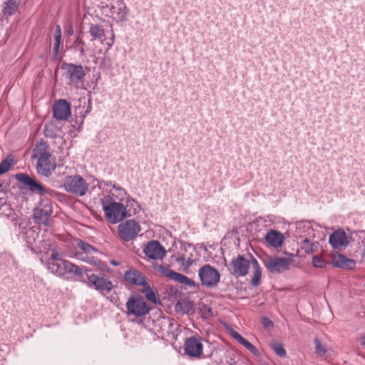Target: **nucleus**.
Here are the masks:
<instances>
[{
	"instance_id": "1",
	"label": "nucleus",
	"mask_w": 365,
	"mask_h": 365,
	"mask_svg": "<svg viewBox=\"0 0 365 365\" xmlns=\"http://www.w3.org/2000/svg\"><path fill=\"white\" fill-rule=\"evenodd\" d=\"M46 266L51 273L57 276H63L66 273H73L80 278L84 276V267L76 266L61 258L56 247L51 248V255Z\"/></svg>"
},
{
	"instance_id": "2",
	"label": "nucleus",
	"mask_w": 365,
	"mask_h": 365,
	"mask_svg": "<svg viewBox=\"0 0 365 365\" xmlns=\"http://www.w3.org/2000/svg\"><path fill=\"white\" fill-rule=\"evenodd\" d=\"M33 158H37L36 170L38 174L49 177L56 169L55 158L52 157L44 142L39 143L33 150Z\"/></svg>"
},
{
	"instance_id": "3",
	"label": "nucleus",
	"mask_w": 365,
	"mask_h": 365,
	"mask_svg": "<svg viewBox=\"0 0 365 365\" xmlns=\"http://www.w3.org/2000/svg\"><path fill=\"white\" fill-rule=\"evenodd\" d=\"M84 274L87 277V285L93 287L102 294L109 293L113 288L112 282L103 273L91 274V270L84 267Z\"/></svg>"
},
{
	"instance_id": "4",
	"label": "nucleus",
	"mask_w": 365,
	"mask_h": 365,
	"mask_svg": "<svg viewBox=\"0 0 365 365\" xmlns=\"http://www.w3.org/2000/svg\"><path fill=\"white\" fill-rule=\"evenodd\" d=\"M127 315L141 317L149 313L150 307L139 294H132L126 304Z\"/></svg>"
},
{
	"instance_id": "5",
	"label": "nucleus",
	"mask_w": 365,
	"mask_h": 365,
	"mask_svg": "<svg viewBox=\"0 0 365 365\" xmlns=\"http://www.w3.org/2000/svg\"><path fill=\"white\" fill-rule=\"evenodd\" d=\"M76 245L81 250L76 253L77 259L97 266H100L102 264V262L93 255V254L100 253L96 248L81 240L77 241Z\"/></svg>"
},
{
	"instance_id": "6",
	"label": "nucleus",
	"mask_w": 365,
	"mask_h": 365,
	"mask_svg": "<svg viewBox=\"0 0 365 365\" xmlns=\"http://www.w3.org/2000/svg\"><path fill=\"white\" fill-rule=\"evenodd\" d=\"M63 187L67 192L79 196L85 195L88 190V184L86 180L78 175L66 176Z\"/></svg>"
},
{
	"instance_id": "7",
	"label": "nucleus",
	"mask_w": 365,
	"mask_h": 365,
	"mask_svg": "<svg viewBox=\"0 0 365 365\" xmlns=\"http://www.w3.org/2000/svg\"><path fill=\"white\" fill-rule=\"evenodd\" d=\"M184 353L191 359L203 356L202 338L197 334L187 338L184 342Z\"/></svg>"
},
{
	"instance_id": "8",
	"label": "nucleus",
	"mask_w": 365,
	"mask_h": 365,
	"mask_svg": "<svg viewBox=\"0 0 365 365\" xmlns=\"http://www.w3.org/2000/svg\"><path fill=\"white\" fill-rule=\"evenodd\" d=\"M201 284L206 287H215L220 279L219 271L210 264H205L198 271Z\"/></svg>"
},
{
	"instance_id": "9",
	"label": "nucleus",
	"mask_w": 365,
	"mask_h": 365,
	"mask_svg": "<svg viewBox=\"0 0 365 365\" xmlns=\"http://www.w3.org/2000/svg\"><path fill=\"white\" fill-rule=\"evenodd\" d=\"M106 217L113 224H115L128 216L126 207L120 202H111L108 205H104Z\"/></svg>"
},
{
	"instance_id": "10",
	"label": "nucleus",
	"mask_w": 365,
	"mask_h": 365,
	"mask_svg": "<svg viewBox=\"0 0 365 365\" xmlns=\"http://www.w3.org/2000/svg\"><path fill=\"white\" fill-rule=\"evenodd\" d=\"M251 264L252 260H249L244 255H238L230 262V272L237 277H245L248 274Z\"/></svg>"
},
{
	"instance_id": "11",
	"label": "nucleus",
	"mask_w": 365,
	"mask_h": 365,
	"mask_svg": "<svg viewBox=\"0 0 365 365\" xmlns=\"http://www.w3.org/2000/svg\"><path fill=\"white\" fill-rule=\"evenodd\" d=\"M291 259L281 257H269L264 265L272 273H282L289 269Z\"/></svg>"
},
{
	"instance_id": "12",
	"label": "nucleus",
	"mask_w": 365,
	"mask_h": 365,
	"mask_svg": "<svg viewBox=\"0 0 365 365\" xmlns=\"http://www.w3.org/2000/svg\"><path fill=\"white\" fill-rule=\"evenodd\" d=\"M153 326L155 331L159 333L174 335L178 329V324L170 317L160 316L154 321Z\"/></svg>"
},
{
	"instance_id": "13",
	"label": "nucleus",
	"mask_w": 365,
	"mask_h": 365,
	"mask_svg": "<svg viewBox=\"0 0 365 365\" xmlns=\"http://www.w3.org/2000/svg\"><path fill=\"white\" fill-rule=\"evenodd\" d=\"M16 179L24 185L29 186V190L33 192H36L40 195H44L48 193V191L42 185L31 178L26 174H16Z\"/></svg>"
},
{
	"instance_id": "14",
	"label": "nucleus",
	"mask_w": 365,
	"mask_h": 365,
	"mask_svg": "<svg viewBox=\"0 0 365 365\" xmlns=\"http://www.w3.org/2000/svg\"><path fill=\"white\" fill-rule=\"evenodd\" d=\"M145 255L153 259H161L165 255V250L158 241L152 240L143 249Z\"/></svg>"
},
{
	"instance_id": "15",
	"label": "nucleus",
	"mask_w": 365,
	"mask_h": 365,
	"mask_svg": "<svg viewBox=\"0 0 365 365\" xmlns=\"http://www.w3.org/2000/svg\"><path fill=\"white\" fill-rule=\"evenodd\" d=\"M158 269L163 275H165V277L172 280H174L190 287H195V282L192 279H190L189 277L182 274L178 273L172 269H170L168 267L160 266Z\"/></svg>"
},
{
	"instance_id": "16",
	"label": "nucleus",
	"mask_w": 365,
	"mask_h": 365,
	"mask_svg": "<svg viewBox=\"0 0 365 365\" xmlns=\"http://www.w3.org/2000/svg\"><path fill=\"white\" fill-rule=\"evenodd\" d=\"M53 116L58 120H67L71 115V105L66 100L57 101L53 106Z\"/></svg>"
},
{
	"instance_id": "17",
	"label": "nucleus",
	"mask_w": 365,
	"mask_h": 365,
	"mask_svg": "<svg viewBox=\"0 0 365 365\" xmlns=\"http://www.w3.org/2000/svg\"><path fill=\"white\" fill-rule=\"evenodd\" d=\"M124 278L126 282L136 286H146L148 288V283L146 278L138 270L130 269L125 272Z\"/></svg>"
},
{
	"instance_id": "18",
	"label": "nucleus",
	"mask_w": 365,
	"mask_h": 365,
	"mask_svg": "<svg viewBox=\"0 0 365 365\" xmlns=\"http://www.w3.org/2000/svg\"><path fill=\"white\" fill-rule=\"evenodd\" d=\"M329 243L334 249L346 247L349 240L344 230H335L329 237Z\"/></svg>"
},
{
	"instance_id": "19",
	"label": "nucleus",
	"mask_w": 365,
	"mask_h": 365,
	"mask_svg": "<svg viewBox=\"0 0 365 365\" xmlns=\"http://www.w3.org/2000/svg\"><path fill=\"white\" fill-rule=\"evenodd\" d=\"M85 73L81 66L68 64L66 66V78L71 83H78L84 77Z\"/></svg>"
},
{
	"instance_id": "20",
	"label": "nucleus",
	"mask_w": 365,
	"mask_h": 365,
	"mask_svg": "<svg viewBox=\"0 0 365 365\" xmlns=\"http://www.w3.org/2000/svg\"><path fill=\"white\" fill-rule=\"evenodd\" d=\"M230 336L235 339L239 344L242 345L249 351H250L254 356H259L260 353L255 346L248 341L245 338L240 335L237 331L232 330L230 332Z\"/></svg>"
},
{
	"instance_id": "21",
	"label": "nucleus",
	"mask_w": 365,
	"mask_h": 365,
	"mask_svg": "<svg viewBox=\"0 0 365 365\" xmlns=\"http://www.w3.org/2000/svg\"><path fill=\"white\" fill-rule=\"evenodd\" d=\"M265 240L271 246L277 248L282 246L284 237L281 232L276 230H269L265 235Z\"/></svg>"
},
{
	"instance_id": "22",
	"label": "nucleus",
	"mask_w": 365,
	"mask_h": 365,
	"mask_svg": "<svg viewBox=\"0 0 365 365\" xmlns=\"http://www.w3.org/2000/svg\"><path fill=\"white\" fill-rule=\"evenodd\" d=\"M333 266L344 269H353L355 268V261L347 258L343 255H338L332 261Z\"/></svg>"
},
{
	"instance_id": "23",
	"label": "nucleus",
	"mask_w": 365,
	"mask_h": 365,
	"mask_svg": "<svg viewBox=\"0 0 365 365\" xmlns=\"http://www.w3.org/2000/svg\"><path fill=\"white\" fill-rule=\"evenodd\" d=\"M250 258L252 259V265L254 269L253 277L251 279V284L253 287H257L261 283L262 269L259 262L253 256L250 255Z\"/></svg>"
},
{
	"instance_id": "24",
	"label": "nucleus",
	"mask_w": 365,
	"mask_h": 365,
	"mask_svg": "<svg viewBox=\"0 0 365 365\" xmlns=\"http://www.w3.org/2000/svg\"><path fill=\"white\" fill-rule=\"evenodd\" d=\"M141 230H118V236L125 242L134 239Z\"/></svg>"
},
{
	"instance_id": "25",
	"label": "nucleus",
	"mask_w": 365,
	"mask_h": 365,
	"mask_svg": "<svg viewBox=\"0 0 365 365\" xmlns=\"http://www.w3.org/2000/svg\"><path fill=\"white\" fill-rule=\"evenodd\" d=\"M19 5V0H7L5 2V6L3 10L4 14L12 15L17 10Z\"/></svg>"
},
{
	"instance_id": "26",
	"label": "nucleus",
	"mask_w": 365,
	"mask_h": 365,
	"mask_svg": "<svg viewBox=\"0 0 365 365\" xmlns=\"http://www.w3.org/2000/svg\"><path fill=\"white\" fill-rule=\"evenodd\" d=\"M24 237L28 247H31L38 239V232H37L36 230H26L24 232Z\"/></svg>"
},
{
	"instance_id": "27",
	"label": "nucleus",
	"mask_w": 365,
	"mask_h": 365,
	"mask_svg": "<svg viewBox=\"0 0 365 365\" xmlns=\"http://www.w3.org/2000/svg\"><path fill=\"white\" fill-rule=\"evenodd\" d=\"M89 32L93 38H102L105 36L104 29L97 24H92L90 26Z\"/></svg>"
},
{
	"instance_id": "28",
	"label": "nucleus",
	"mask_w": 365,
	"mask_h": 365,
	"mask_svg": "<svg viewBox=\"0 0 365 365\" xmlns=\"http://www.w3.org/2000/svg\"><path fill=\"white\" fill-rule=\"evenodd\" d=\"M273 224L274 222L270 219L259 217L252 221V222H250V225L251 227L265 228L267 227H270Z\"/></svg>"
},
{
	"instance_id": "29",
	"label": "nucleus",
	"mask_w": 365,
	"mask_h": 365,
	"mask_svg": "<svg viewBox=\"0 0 365 365\" xmlns=\"http://www.w3.org/2000/svg\"><path fill=\"white\" fill-rule=\"evenodd\" d=\"M141 292L145 294L147 299L150 302H152L154 304L160 303V300L158 299L156 293L150 289L149 284L148 288H147L146 286H144Z\"/></svg>"
},
{
	"instance_id": "30",
	"label": "nucleus",
	"mask_w": 365,
	"mask_h": 365,
	"mask_svg": "<svg viewBox=\"0 0 365 365\" xmlns=\"http://www.w3.org/2000/svg\"><path fill=\"white\" fill-rule=\"evenodd\" d=\"M54 46H53V52L55 55H57L59 50V46L61 42V29L59 25L56 26L55 33H54Z\"/></svg>"
},
{
	"instance_id": "31",
	"label": "nucleus",
	"mask_w": 365,
	"mask_h": 365,
	"mask_svg": "<svg viewBox=\"0 0 365 365\" xmlns=\"http://www.w3.org/2000/svg\"><path fill=\"white\" fill-rule=\"evenodd\" d=\"M315 354L319 357H324L327 352L326 347L322 344L318 337L314 339Z\"/></svg>"
},
{
	"instance_id": "32",
	"label": "nucleus",
	"mask_w": 365,
	"mask_h": 365,
	"mask_svg": "<svg viewBox=\"0 0 365 365\" xmlns=\"http://www.w3.org/2000/svg\"><path fill=\"white\" fill-rule=\"evenodd\" d=\"M271 347L279 357L284 358L287 355L286 350L283 347V345L277 341H273L271 344Z\"/></svg>"
},
{
	"instance_id": "33",
	"label": "nucleus",
	"mask_w": 365,
	"mask_h": 365,
	"mask_svg": "<svg viewBox=\"0 0 365 365\" xmlns=\"http://www.w3.org/2000/svg\"><path fill=\"white\" fill-rule=\"evenodd\" d=\"M13 164V160L10 157L1 161L0 163V175L6 173Z\"/></svg>"
},
{
	"instance_id": "34",
	"label": "nucleus",
	"mask_w": 365,
	"mask_h": 365,
	"mask_svg": "<svg viewBox=\"0 0 365 365\" xmlns=\"http://www.w3.org/2000/svg\"><path fill=\"white\" fill-rule=\"evenodd\" d=\"M327 263V262L319 256H314L312 257V265L317 268H325Z\"/></svg>"
},
{
	"instance_id": "35",
	"label": "nucleus",
	"mask_w": 365,
	"mask_h": 365,
	"mask_svg": "<svg viewBox=\"0 0 365 365\" xmlns=\"http://www.w3.org/2000/svg\"><path fill=\"white\" fill-rule=\"evenodd\" d=\"M118 228H139V226L134 220H129L125 224L119 225Z\"/></svg>"
},
{
	"instance_id": "36",
	"label": "nucleus",
	"mask_w": 365,
	"mask_h": 365,
	"mask_svg": "<svg viewBox=\"0 0 365 365\" xmlns=\"http://www.w3.org/2000/svg\"><path fill=\"white\" fill-rule=\"evenodd\" d=\"M262 324L264 329H269L274 326L273 322L267 317L262 318Z\"/></svg>"
},
{
	"instance_id": "37",
	"label": "nucleus",
	"mask_w": 365,
	"mask_h": 365,
	"mask_svg": "<svg viewBox=\"0 0 365 365\" xmlns=\"http://www.w3.org/2000/svg\"><path fill=\"white\" fill-rule=\"evenodd\" d=\"M185 261V257L184 255H182L178 257V262H181L182 264H184Z\"/></svg>"
},
{
	"instance_id": "38",
	"label": "nucleus",
	"mask_w": 365,
	"mask_h": 365,
	"mask_svg": "<svg viewBox=\"0 0 365 365\" xmlns=\"http://www.w3.org/2000/svg\"><path fill=\"white\" fill-rule=\"evenodd\" d=\"M75 43H78V44H82L83 45L84 44V42L82 41V39H81L80 38H77L76 41H75Z\"/></svg>"
},
{
	"instance_id": "39",
	"label": "nucleus",
	"mask_w": 365,
	"mask_h": 365,
	"mask_svg": "<svg viewBox=\"0 0 365 365\" xmlns=\"http://www.w3.org/2000/svg\"><path fill=\"white\" fill-rule=\"evenodd\" d=\"M110 263H111V264H113V265H114V266H118V265H119V263H118V262L115 261V260H112V261L110 262Z\"/></svg>"
},
{
	"instance_id": "40",
	"label": "nucleus",
	"mask_w": 365,
	"mask_h": 365,
	"mask_svg": "<svg viewBox=\"0 0 365 365\" xmlns=\"http://www.w3.org/2000/svg\"><path fill=\"white\" fill-rule=\"evenodd\" d=\"M302 226H303L304 227H307L308 228H311V227H312V225H309V223H304Z\"/></svg>"
},
{
	"instance_id": "41",
	"label": "nucleus",
	"mask_w": 365,
	"mask_h": 365,
	"mask_svg": "<svg viewBox=\"0 0 365 365\" xmlns=\"http://www.w3.org/2000/svg\"><path fill=\"white\" fill-rule=\"evenodd\" d=\"M80 52H81V55H83H83H85V51H84V49H83V47H81V49H80Z\"/></svg>"
},
{
	"instance_id": "42",
	"label": "nucleus",
	"mask_w": 365,
	"mask_h": 365,
	"mask_svg": "<svg viewBox=\"0 0 365 365\" xmlns=\"http://www.w3.org/2000/svg\"><path fill=\"white\" fill-rule=\"evenodd\" d=\"M68 34H69L70 35H72V34H73V29H72L71 28L69 29V31H68Z\"/></svg>"
},
{
	"instance_id": "43",
	"label": "nucleus",
	"mask_w": 365,
	"mask_h": 365,
	"mask_svg": "<svg viewBox=\"0 0 365 365\" xmlns=\"http://www.w3.org/2000/svg\"><path fill=\"white\" fill-rule=\"evenodd\" d=\"M309 240L308 239H305V240H304V244H307V243H309Z\"/></svg>"
},
{
	"instance_id": "44",
	"label": "nucleus",
	"mask_w": 365,
	"mask_h": 365,
	"mask_svg": "<svg viewBox=\"0 0 365 365\" xmlns=\"http://www.w3.org/2000/svg\"><path fill=\"white\" fill-rule=\"evenodd\" d=\"M191 264V262L190 261H187V263H186V265L187 266H190Z\"/></svg>"
},
{
	"instance_id": "45",
	"label": "nucleus",
	"mask_w": 365,
	"mask_h": 365,
	"mask_svg": "<svg viewBox=\"0 0 365 365\" xmlns=\"http://www.w3.org/2000/svg\"><path fill=\"white\" fill-rule=\"evenodd\" d=\"M361 344L365 346V338H364V341L363 342H361Z\"/></svg>"
},
{
	"instance_id": "46",
	"label": "nucleus",
	"mask_w": 365,
	"mask_h": 365,
	"mask_svg": "<svg viewBox=\"0 0 365 365\" xmlns=\"http://www.w3.org/2000/svg\"><path fill=\"white\" fill-rule=\"evenodd\" d=\"M230 365H236L235 363H231Z\"/></svg>"
}]
</instances>
